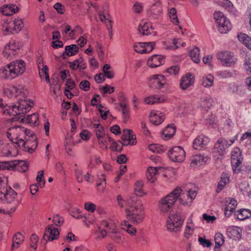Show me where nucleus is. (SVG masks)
<instances>
[{
    "label": "nucleus",
    "instance_id": "26",
    "mask_svg": "<svg viewBox=\"0 0 251 251\" xmlns=\"http://www.w3.org/2000/svg\"><path fill=\"white\" fill-rule=\"evenodd\" d=\"M209 138L203 135L197 137L193 141V148L196 150H201L204 148L209 142Z\"/></svg>",
    "mask_w": 251,
    "mask_h": 251
},
{
    "label": "nucleus",
    "instance_id": "22",
    "mask_svg": "<svg viewBox=\"0 0 251 251\" xmlns=\"http://www.w3.org/2000/svg\"><path fill=\"white\" fill-rule=\"evenodd\" d=\"M195 82L194 77L191 74H187L182 76L180 80V87L184 90L192 85Z\"/></svg>",
    "mask_w": 251,
    "mask_h": 251
},
{
    "label": "nucleus",
    "instance_id": "27",
    "mask_svg": "<svg viewBox=\"0 0 251 251\" xmlns=\"http://www.w3.org/2000/svg\"><path fill=\"white\" fill-rule=\"evenodd\" d=\"M226 234L229 238L239 239L242 235V229L236 226H230L227 228Z\"/></svg>",
    "mask_w": 251,
    "mask_h": 251
},
{
    "label": "nucleus",
    "instance_id": "21",
    "mask_svg": "<svg viewBox=\"0 0 251 251\" xmlns=\"http://www.w3.org/2000/svg\"><path fill=\"white\" fill-rule=\"evenodd\" d=\"M165 115L164 113L156 110L152 111L150 115V121L152 124L157 126L161 124L164 121Z\"/></svg>",
    "mask_w": 251,
    "mask_h": 251
},
{
    "label": "nucleus",
    "instance_id": "46",
    "mask_svg": "<svg viewBox=\"0 0 251 251\" xmlns=\"http://www.w3.org/2000/svg\"><path fill=\"white\" fill-rule=\"evenodd\" d=\"M200 49L197 47L190 51V56L193 61L196 63H199L200 62Z\"/></svg>",
    "mask_w": 251,
    "mask_h": 251
},
{
    "label": "nucleus",
    "instance_id": "14",
    "mask_svg": "<svg viewBox=\"0 0 251 251\" xmlns=\"http://www.w3.org/2000/svg\"><path fill=\"white\" fill-rule=\"evenodd\" d=\"M147 12L149 17L153 19H158L163 12V5L161 0H154L147 9Z\"/></svg>",
    "mask_w": 251,
    "mask_h": 251
},
{
    "label": "nucleus",
    "instance_id": "52",
    "mask_svg": "<svg viewBox=\"0 0 251 251\" xmlns=\"http://www.w3.org/2000/svg\"><path fill=\"white\" fill-rule=\"evenodd\" d=\"M110 144H111L110 149L112 151H121L122 150L123 146L124 145L123 144V142H121V141H115L112 139V141H110Z\"/></svg>",
    "mask_w": 251,
    "mask_h": 251
},
{
    "label": "nucleus",
    "instance_id": "57",
    "mask_svg": "<svg viewBox=\"0 0 251 251\" xmlns=\"http://www.w3.org/2000/svg\"><path fill=\"white\" fill-rule=\"evenodd\" d=\"M38 237L37 235L33 234L30 237V247L35 251L37 247Z\"/></svg>",
    "mask_w": 251,
    "mask_h": 251
},
{
    "label": "nucleus",
    "instance_id": "39",
    "mask_svg": "<svg viewBox=\"0 0 251 251\" xmlns=\"http://www.w3.org/2000/svg\"><path fill=\"white\" fill-rule=\"evenodd\" d=\"M238 38L249 49L251 50V38L248 35L240 33L238 34Z\"/></svg>",
    "mask_w": 251,
    "mask_h": 251
},
{
    "label": "nucleus",
    "instance_id": "58",
    "mask_svg": "<svg viewBox=\"0 0 251 251\" xmlns=\"http://www.w3.org/2000/svg\"><path fill=\"white\" fill-rule=\"evenodd\" d=\"M222 5L230 12H233L235 11L233 4L228 0H224L222 2Z\"/></svg>",
    "mask_w": 251,
    "mask_h": 251
},
{
    "label": "nucleus",
    "instance_id": "13",
    "mask_svg": "<svg viewBox=\"0 0 251 251\" xmlns=\"http://www.w3.org/2000/svg\"><path fill=\"white\" fill-rule=\"evenodd\" d=\"M216 56L221 63L226 67L234 66L237 62V58L235 57L233 53L229 51H220Z\"/></svg>",
    "mask_w": 251,
    "mask_h": 251
},
{
    "label": "nucleus",
    "instance_id": "23",
    "mask_svg": "<svg viewBox=\"0 0 251 251\" xmlns=\"http://www.w3.org/2000/svg\"><path fill=\"white\" fill-rule=\"evenodd\" d=\"M13 24L11 20H6L1 22L0 29L3 35H9L15 34Z\"/></svg>",
    "mask_w": 251,
    "mask_h": 251
},
{
    "label": "nucleus",
    "instance_id": "31",
    "mask_svg": "<svg viewBox=\"0 0 251 251\" xmlns=\"http://www.w3.org/2000/svg\"><path fill=\"white\" fill-rule=\"evenodd\" d=\"M121 226L123 229L126 231L131 236H134L137 233L136 228L130 224L129 221L124 220L121 222Z\"/></svg>",
    "mask_w": 251,
    "mask_h": 251
},
{
    "label": "nucleus",
    "instance_id": "35",
    "mask_svg": "<svg viewBox=\"0 0 251 251\" xmlns=\"http://www.w3.org/2000/svg\"><path fill=\"white\" fill-rule=\"evenodd\" d=\"M207 160L208 158L207 157H204L201 154H196L192 157L191 165L192 167H195L197 165H200L205 163Z\"/></svg>",
    "mask_w": 251,
    "mask_h": 251
},
{
    "label": "nucleus",
    "instance_id": "7",
    "mask_svg": "<svg viewBox=\"0 0 251 251\" xmlns=\"http://www.w3.org/2000/svg\"><path fill=\"white\" fill-rule=\"evenodd\" d=\"M4 199L7 203L11 204L12 206L10 210H6V212L3 209H2L3 211L1 213L8 214L13 213L21 203V201L18 197L17 193L12 188H9L7 190L6 192L4 193Z\"/></svg>",
    "mask_w": 251,
    "mask_h": 251
},
{
    "label": "nucleus",
    "instance_id": "38",
    "mask_svg": "<svg viewBox=\"0 0 251 251\" xmlns=\"http://www.w3.org/2000/svg\"><path fill=\"white\" fill-rule=\"evenodd\" d=\"M238 219L243 221L251 217V211L248 209H241L236 212Z\"/></svg>",
    "mask_w": 251,
    "mask_h": 251
},
{
    "label": "nucleus",
    "instance_id": "24",
    "mask_svg": "<svg viewBox=\"0 0 251 251\" xmlns=\"http://www.w3.org/2000/svg\"><path fill=\"white\" fill-rule=\"evenodd\" d=\"M138 30L143 35H148L152 33L153 28L151 22L142 21L139 25Z\"/></svg>",
    "mask_w": 251,
    "mask_h": 251
},
{
    "label": "nucleus",
    "instance_id": "17",
    "mask_svg": "<svg viewBox=\"0 0 251 251\" xmlns=\"http://www.w3.org/2000/svg\"><path fill=\"white\" fill-rule=\"evenodd\" d=\"M149 84L152 88L160 89L167 84V82L163 75H154L150 77Z\"/></svg>",
    "mask_w": 251,
    "mask_h": 251
},
{
    "label": "nucleus",
    "instance_id": "62",
    "mask_svg": "<svg viewBox=\"0 0 251 251\" xmlns=\"http://www.w3.org/2000/svg\"><path fill=\"white\" fill-rule=\"evenodd\" d=\"M143 5L139 2H135L133 6L132 10L134 13H141L143 11Z\"/></svg>",
    "mask_w": 251,
    "mask_h": 251
},
{
    "label": "nucleus",
    "instance_id": "2",
    "mask_svg": "<svg viewBox=\"0 0 251 251\" xmlns=\"http://www.w3.org/2000/svg\"><path fill=\"white\" fill-rule=\"evenodd\" d=\"M126 202L125 213L127 220L136 225L142 223L145 218V207L142 202L136 198H129Z\"/></svg>",
    "mask_w": 251,
    "mask_h": 251
},
{
    "label": "nucleus",
    "instance_id": "40",
    "mask_svg": "<svg viewBox=\"0 0 251 251\" xmlns=\"http://www.w3.org/2000/svg\"><path fill=\"white\" fill-rule=\"evenodd\" d=\"M14 33L19 32L24 27V24L22 19L18 17L12 20Z\"/></svg>",
    "mask_w": 251,
    "mask_h": 251
},
{
    "label": "nucleus",
    "instance_id": "16",
    "mask_svg": "<svg viewBox=\"0 0 251 251\" xmlns=\"http://www.w3.org/2000/svg\"><path fill=\"white\" fill-rule=\"evenodd\" d=\"M59 231L58 229L55 227L53 225H48L45 228L44 235L42 238V240H47V241H52L59 238Z\"/></svg>",
    "mask_w": 251,
    "mask_h": 251
},
{
    "label": "nucleus",
    "instance_id": "64",
    "mask_svg": "<svg viewBox=\"0 0 251 251\" xmlns=\"http://www.w3.org/2000/svg\"><path fill=\"white\" fill-rule=\"evenodd\" d=\"M244 67L248 75L251 74V59L247 58L245 60Z\"/></svg>",
    "mask_w": 251,
    "mask_h": 251
},
{
    "label": "nucleus",
    "instance_id": "54",
    "mask_svg": "<svg viewBox=\"0 0 251 251\" xmlns=\"http://www.w3.org/2000/svg\"><path fill=\"white\" fill-rule=\"evenodd\" d=\"M200 104L201 107L205 108V109H208L212 105L211 99L208 97L202 98L201 100Z\"/></svg>",
    "mask_w": 251,
    "mask_h": 251
},
{
    "label": "nucleus",
    "instance_id": "33",
    "mask_svg": "<svg viewBox=\"0 0 251 251\" xmlns=\"http://www.w3.org/2000/svg\"><path fill=\"white\" fill-rule=\"evenodd\" d=\"M14 170H16L21 173H24L28 169V163L23 160H14Z\"/></svg>",
    "mask_w": 251,
    "mask_h": 251
},
{
    "label": "nucleus",
    "instance_id": "37",
    "mask_svg": "<svg viewBox=\"0 0 251 251\" xmlns=\"http://www.w3.org/2000/svg\"><path fill=\"white\" fill-rule=\"evenodd\" d=\"M227 141L224 139H220L218 140L217 143L215 145L214 151L219 154H222L225 151V147H226Z\"/></svg>",
    "mask_w": 251,
    "mask_h": 251
},
{
    "label": "nucleus",
    "instance_id": "8",
    "mask_svg": "<svg viewBox=\"0 0 251 251\" xmlns=\"http://www.w3.org/2000/svg\"><path fill=\"white\" fill-rule=\"evenodd\" d=\"M21 47L22 44L20 41L11 40L4 46L2 55L5 58L12 59L18 54Z\"/></svg>",
    "mask_w": 251,
    "mask_h": 251
},
{
    "label": "nucleus",
    "instance_id": "3",
    "mask_svg": "<svg viewBox=\"0 0 251 251\" xmlns=\"http://www.w3.org/2000/svg\"><path fill=\"white\" fill-rule=\"evenodd\" d=\"M26 68V63L24 60H15L0 69V77L6 80L15 79L22 76Z\"/></svg>",
    "mask_w": 251,
    "mask_h": 251
},
{
    "label": "nucleus",
    "instance_id": "51",
    "mask_svg": "<svg viewBox=\"0 0 251 251\" xmlns=\"http://www.w3.org/2000/svg\"><path fill=\"white\" fill-rule=\"evenodd\" d=\"M14 160L10 161L0 162V170H14Z\"/></svg>",
    "mask_w": 251,
    "mask_h": 251
},
{
    "label": "nucleus",
    "instance_id": "20",
    "mask_svg": "<svg viewBox=\"0 0 251 251\" xmlns=\"http://www.w3.org/2000/svg\"><path fill=\"white\" fill-rule=\"evenodd\" d=\"M237 205V201L232 198H227L225 201V215L229 217L235 211Z\"/></svg>",
    "mask_w": 251,
    "mask_h": 251
},
{
    "label": "nucleus",
    "instance_id": "60",
    "mask_svg": "<svg viewBox=\"0 0 251 251\" xmlns=\"http://www.w3.org/2000/svg\"><path fill=\"white\" fill-rule=\"evenodd\" d=\"M84 208L89 212L93 213L97 208V205L91 202H86L84 203Z\"/></svg>",
    "mask_w": 251,
    "mask_h": 251
},
{
    "label": "nucleus",
    "instance_id": "53",
    "mask_svg": "<svg viewBox=\"0 0 251 251\" xmlns=\"http://www.w3.org/2000/svg\"><path fill=\"white\" fill-rule=\"evenodd\" d=\"M39 117L37 113H33L30 115H27L26 118V122L31 125L35 126L38 121Z\"/></svg>",
    "mask_w": 251,
    "mask_h": 251
},
{
    "label": "nucleus",
    "instance_id": "43",
    "mask_svg": "<svg viewBox=\"0 0 251 251\" xmlns=\"http://www.w3.org/2000/svg\"><path fill=\"white\" fill-rule=\"evenodd\" d=\"M97 140L100 148L103 150H106L108 149V142L112 141V138L107 135Z\"/></svg>",
    "mask_w": 251,
    "mask_h": 251
},
{
    "label": "nucleus",
    "instance_id": "9",
    "mask_svg": "<svg viewBox=\"0 0 251 251\" xmlns=\"http://www.w3.org/2000/svg\"><path fill=\"white\" fill-rule=\"evenodd\" d=\"M184 219L178 212L171 214L167 220V228L171 232H176L180 230Z\"/></svg>",
    "mask_w": 251,
    "mask_h": 251
},
{
    "label": "nucleus",
    "instance_id": "45",
    "mask_svg": "<svg viewBox=\"0 0 251 251\" xmlns=\"http://www.w3.org/2000/svg\"><path fill=\"white\" fill-rule=\"evenodd\" d=\"M79 48L75 44H72L70 46H67L65 47V51L68 56H72L75 55L78 52Z\"/></svg>",
    "mask_w": 251,
    "mask_h": 251
},
{
    "label": "nucleus",
    "instance_id": "55",
    "mask_svg": "<svg viewBox=\"0 0 251 251\" xmlns=\"http://www.w3.org/2000/svg\"><path fill=\"white\" fill-rule=\"evenodd\" d=\"M48 67H45L42 69L39 70V74L41 78L45 77L48 83H50V76L49 74Z\"/></svg>",
    "mask_w": 251,
    "mask_h": 251
},
{
    "label": "nucleus",
    "instance_id": "59",
    "mask_svg": "<svg viewBox=\"0 0 251 251\" xmlns=\"http://www.w3.org/2000/svg\"><path fill=\"white\" fill-rule=\"evenodd\" d=\"M98 15L100 20L102 22H105V23H111L110 20L109 19V15L108 14L105 13L103 11H100L98 12Z\"/></svg>",
    "mask_w": 251,
    "mask_h": 251
},
{
    "label": "nucleus",
    "instance_id": "6",
    "mask_svg": "<svg viewBox=\"0 0 251 251\" xmlns=\"http://www.w3.org/2000/svg\"><path fill=\"white\" fill-rule=\"evenodd\" d=\"M4 93L9 98H16L17 100L26 98L28 94L27 89L23 85L8 86Z\"/></svg>",
    "mask_w": 251,
    "mask_h": 251
},
{
    "label": "nucleus",
    "instance_id": "49",
    "mask_svg": "<svg viewBox=\"0 0 251 251\" xmlns=\"http://www.w3.org/2000/svg\"><path fill=\"white\" fill-rule=\"evenodd\" d=\"M214 241L215 248H220L225 242V237L220 232L216 233L214 236Z\"/></svg>",
    "mask_w": 251,
    "mask_h": 251
},
{
    "label": "nucleus",
    "instance_id": "18",
    "mask_svg": "<svg viewBox=\"0 0 251 251\" xmlns=\"http://www.w3.org/2000/svg\"><path fill=\"white\" fill-rule=\"evenodd\" d=\"M155 45L154 42L138 43L134 46V49L136 52L140 53H147L151 52Z\"/></svg>",
    "mask_w": 251,
    "mask_h": 251
},
{
    "label": "nucleus",
    "instance_id": "63",
    "mask_svg": "<svg viewBox=\"0 0 251 251\" xmlns=\"http://www.w3.org/2000/svg\"><path fill=\"white\" fill-rule=\"evenodd\" d=\"M180 68L177 65L173 66L167 70V73L170 75H176L179 72Z\"/></svg>",
    "mask_w": 251,
    "mask_h": 251
},
{
    "label": "nucleus",
    "instance_id": "34",
    "mask_svg": "<svg viewBox=\"0 0 251 251\" xmlns=\"http://www.w3.org/2000/svg\"><path fill=\"white\" fill-rule=\"evenodd\" d=\"M24 237L20 233L17 232L15 234L12 239V249L18 248L24 242Z\"/></svg>",
    "mask_w": 251,
    "mask_h": 251
},
{
    "label": "nucleus",
    "instance_id": "42",
    "mask_svg": "<svg viewBox=\"0 0 251 251\" xmlns=\"http://www.w3.org/2000/svg\"><path fill=\"white\" fill-rule=\"evenodd\" d=\"M176 129L173 126H167L162 131V135L166 140L171 138L174 135Z\"/></svg>",
    "mask_w": 251,
    "mask_h": 251
},
{
    "label": "nucleus",
    "instance_id": "12",
    "mask_svg": "<svg viewBox=\"0 0 251 251\" xmlns=\"http://www.w3.org/2000/svg\"><path fill=\"white\" fill-rule=\"evenodd\" d=\"M243 160V155L240 149L235 148L231 152V164L233 173L239 174L241 171Z\"/></svg>",
    "mask_w": 251,
    "mask_h": 251
},
{
    "label": "nucleus",
    "instance_id": "56",
    "mask_svg": "<svg viewBox=\"0 0 251 251\" xmlns=\"http://www.w3.org/2000/svg\"><path fill=\"white\" fill-rule=\"evenodd\" d=\"M102 180L100 182L98 181L97 183L98 190L101 193L104 191L106 187V182L104 175H102Z\"/></svg>",
    "mask_w": 251,
    "mask_h": 251
},
{
    "label": "nucleus",
    "instance_id": "61",
    "mask_svg": "<svg viewBox=\"0 0 251 251\" xmlns=\"http://www.w3.org/2000/svg\"><path fill=\"white\" fill-rule=\"evenodd\" d=\"M79 88L83 91H88L90 89V83L88 80H82L79 83Z\"/></svg>",
    "mask_w": 251,
    "mask_h": 251
},
{
    "label": "nucleus",
    "instance_id": "25",
    "mask_svg": "<svg viewBox=\"0 0 251 251\" xmlns=\"http://www.w3.org/2000/svg\"><path fill=\"white\" fill-rule=\"evenodd\" d=\"M193 214H192L189 218L188 219L185 230L184 231V236L187 238L189 239L194 233L195 229V224L193 221Z\"/></svg>",
    "mask_w": 251,
    "mask_h": 251
},
{
    "label": "nucleus",
    "instance_id": "48",
    "mask_svg": "<svg viewBox=\"0 0 251 251\" xmlns=\"http://www.w3.org/2000/svg\"><path fill=\"white\" fill-rule=\"evenodd\" d=\"M148 148L151 151L157 153L163 152L166 150V147L165 146L159 144L150 145Z\"/></svg>",
    "mask_w": 251,
    "mask_h": 251
},
{
    "label": "nucleus",
    "instance_id": "1",
    "mask_svg": "<svg viewBox=\"0 0 251 251\" xmlns=\"http://www.w3.org/2000/svg\"><path fill=\"white\" fill-rule=\"evenodd\" d=\"M6 136L11 142L30 153H32L37 146L36 135L32 131L21 126L10 127Z\"/></svg>",
    "mask_w": 251,
    "mask_h": 251
},
{
    "label": "nucleus",
    "instance_id": "30",
    "mask_svg": "<svg viewBox=\"0 0 251 251\" xmlns=\"http://www.w3.org/2000/svg\"><path fill=\"white\" fill-rule=\"evenodd\" d=\"M160 169H161V167H149L146 173L148 180L151 182H153L156 179L158 172Z\"/></svg>",
    "mask_w": 251,
    "mask_h": 251
},
{
    "label": "nucleus",
    "instance_id": "19",
    "mask_svg": "<svg viewBox=\"0 0 251 251\" xmlns=\"http://www.w3.org/2000/svg\"><path fill=\"white\" fill-rule=\"evenodd\" d=\"M122 140L125 146L134 145L137 143L135 135L132 130L127 129L123 130Z\"/></svg>",
    "mask_w": 251,
    "mask_h": 251
},
{
    "label": "nucleus",
    "instance_id": "5",
    "mask_svg": "<svg viewBox=\"0 0 251 251\" xmlns=\"http://www.w3.org/2000/svg\"><path fill=\"white\" fill-rule=\"evenodd\" d=\"M182 189L177 187L173 191L162 197L158 201V207L160 212L168 213L174 207L176 200L180 196Z\"/></svg>",
    "mask_w": 251,
    "mask_h": 251
},
{
    "label": "nucleus",
    "instance_id": "47",
    "mask_svg": "<svg viewBox=\"0 0 251 251\" xmlns=\"http://www.w3.org/2000/svg\"><path fill=\"white\" fill-rule=\"evenodd\" d=\"M120 107L122 110L123 121L125 123H126L129 119V110L127 105L125 103H121L120 104Z\"/></svg>",
    "mask_w": 251,
    "mask_h": 251
},
{
    "label": "nucleus",
    "instance_id": "41",
    "mask_svg": "<svg viewBox=\"0 0 251 251\" xmlns=\"http://www.w3.org/2000/svg\"><path fill=\"white\" fill-rule=\"evenodd\" d=\"M214 76L209 74L202 77L201 81V85L204 87H210L213 85Z\"/></svg>",
    "mask_w": 251,
    "mask_h": 251
},
{
    "label": "nucleus",
    "instance_id": "11",
    "mask_svg": "<svg viewBox=\"0 0 251 251\" xmlns=\"http://www.w3.org/2000/svg\"><path fill=\"white\" fill-rule=\"evenodd\" d=\"M116 230V226L114 222L102 221L100 227L95 232V238L98 241L100 240L106 236L107 232L113 233Z\"/></svg>",
    "mask_w": 251,
    "mask_h": 251
},
{
    "label": "nucleus",
    "instance_id": "36",
    "mask_svg": "<svg viewBox=\"0 0 251 251\" xmlns=\"http://www.w3.org/2000/svg\"><path fill=\"white\" fill-rule=\"evenodd\" d=\"M145 102L148 104H153L156 103H161L165 101V99L159 95H151L144 100Z\"/></svg>",
    "mask_w": 251,
    "mask_h": 251
},
{
    "label": "nucleus",
    "instance_id": "50",
    "mask_svg": "<svg viewBox=\"0 0 251 251\" xmlns=\"http://www.w3.org/2000/svg\"><path fill=\"white\" fill-rule=\"evenodd\" d=\"M143 185L144 183L142 181H138L135 183L134 191L137 196L142 197L146 195L143 190Z\"/></svg>",
    "mask_w": 251,
    "mask_h": 251
},
{
    "label": "nucleus",
    "instance_id": "15",
    "mask_svg": "<svg viewBox=\"0 0 251 251\" xmlns=\"http://www.w3.org/2000/svg\"><path fill=\"white\" fill-rule=\"evenodd\" d=\"M169 156L171 160L176 162H182L185 158V152L180 146H176L169 151Z\"/></svg>",
    "mask_w": 251,
    "mask_h": 251
},
{
    "label": "nucleus",
    "instance_id": "44",
    "mask_svg": "<svg viewBox=\"0 0 251 251\" xmlns=\"http://www.w3.org/2000/svg\"><path fill=\"white\" fill-rule=\"evenodd\" d=\"M168 14L171 22L175 25H178L179 20L176 8L172 7L168 9Z\"/></svg>",
    "mask_w": 251,
    "mask_h": 251
},
{
    "label": "nucleus",
    "instance_id": "4",
    "mask_svg": "<svg viewBox=\"0 0 251 251\" xmlns=\"http://www.w3.org/2000/svg\"><path fill=\"white\" fill-rule=\"evenodd\" d=\"M33 105V101L26 98L18 100L16 104L12 106L6 105L4 106L2 103H0V107L3 109L5 114L13 116L27 113Z\"/></svg>",
    "mask_w": 251,
    "mask_h": 251
},
{
    "label": "nucleus",
    "instance_id": "32",
    "mask_svg": "<svg viewBox=\"0 0 251 251\" xmlns=\"http://www.w3.org/2000/svg\"><path fill=\"white\" fill-rule=\"evenodd\" d=\"M70 67L73 70L79 69V71H83L86 68V65L84 62L83 58H80L70 63Z\"/></svg>",
    "mask_w": 251,
    "mask_h": 251
},
{
    "label": "nucleus",
    "instance_id": "28",
    "mask_svg": "<svg viewBox=\"0 0 251 251\" xmlns=\"http://www.w3.org/2000/svg\"><path fill=\"white\" fill-rule=\"evenodd\" d=\"M164 63V58L161 55H153L148 60V65L151 68H156Z\"/></svg>",
    "mask_w": 251,
    "mask_h": 251
},
{
    "label": "nucleus",
    "instance_id": "29",
    "mask_svg": "<svg viewBox=\"0 0 251 251\" xmlns=\"http://www.w3.org/2000/svg\"><path fill=\"white\" fill-rule=\"evenodd\" d=\"M19 7L15 4L4 5L1 7L2 14L5 16L12 15L19 11Z\"/></svg>",
    "mask_w": 251,
    "mask_h": 251
},
{
    "label": "nucleus",
    "instance_id": "10",
    "mask_svg": "<svg viewBox=\"0 0 251 251\" xmlns=\"http://www.w3.org/2000/svg\"><path fill=\"white\" fill-rule=\"evenodd\" d=\"M213 16L218 25V30L221 33H226L231 29L232 25L230 22L223 13L216 11L214 13Z\"/></svg>",
    "mask_w": 251,
    "mask_h": 251
}]
</instances>
